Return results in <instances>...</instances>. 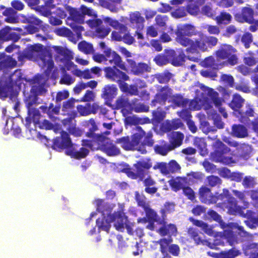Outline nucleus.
Returning <instances> with one entry per match:
<instances>
[{"instance_id": "nucleus-53", "label": "nucleus", "mask_w": 258, "mask_h": 258, "mask_svg": "<svg viewBox=\"0 0 258 258\" xmlns=\"http://www.w3.org/2000/svg\"><path fill=\"white\" fill-rule=\"evenodd\" d=\"M172 76V74L167 71L162 73L157 74L155 77L159 83L166 84L170 81Z\"/></svg>"}, {"instance_id": "nucleus-11", "label": "nucleus", "mask_w": 258, "mask_h": 258, "mask_svg": "<svg viewBox=\"0 0 258 258\" xmlns=\"http://www.w3.org/2000/svg\"><path fill=\"white\" fill-rule=\"evenodd\" d=\"M74 146L69 133L62 131L59 137L53 139L51 148L58 152H61L63 150L69 151Z\"/></svg>"}, {"instance_id": "nucleus-61", "label": "nucleus", "mask_w": 258, "mask_h": 258, "mask_svg": "<svg viewBox=\"0 0 258 258\" xmlns=\"http://www.w3.org/2000/svg\"><path fill=\"white\" fill-rule=\"evenodd\" d=\"M220 81L227 86L229 87H233L234 86V78L231 75H222L220 77Z\"/></svg>"}, {"instance_id": "nucleus-14", "label": "nucleus", "mask_w": 258, "mask_h": 258, "mask_svg": "<svg viewBox=\"0 0 258 258\" xmlns=\"http://www.w3.org/2000/svg\"><path fill=\"white\" fill-rule=\"evenodd\" d=\"M117 222L114 223V226L118 231H122L124 227L126 228L127 233L130 235L133 234L132 226L133 224L130 223L128 217L124 212V209L121 208L118 210Z\"/></svg>"}, {"instance_id": "nucleus-42", "label": "nucleus", "mask_w": 258, "mask_h": 258, "mask_svg": "<svg viewBox=\"0 0 258 258\" xmlns=\"http://www.w3.org/2000/svg\"><path fill=\"white\" fill-rule=\"evenodd\" d=\"M117 30L118 31H113L112 32L111 38L114 40L121 41L122 36L128 31L127 27L122 24L120 25Z\"/></svg>"}, {"instance_id": "nucleus-25", "label": "nucleus", "mask_w": 258, "mask_h": 258, "mask_svg": "<svg viewBox=\"0 0 258 258\" xmlns=\"http://www.w3.org/2000/svg\"><path fill=\"white\" fill-rule=\"evenodd\" d=\"M0 71L12 69L17 66V62L12 56L6 55L5 52L0 53Z\"/></svg>"}, {"instance_id": "nucleus-57", "label": "nucleus", "mask_w": 258, "mask_h": 258, "mask_svg": "<svg viewBox=\"0 0 258 258\" xmlns=\"http://www.w3.org/2000/svg\"><path fill=\"white\" fill-rule=\"evenodd\" d=\"M110 32V29L109 27H104L101 25L95 29L94 32L95 35L100 38H104L108 35Z\"/></svg>"}, {"instance_id": "nucleus-1", "label": "nucleus", "mask_w": 258, "mask_h": 258, "mask_svg": "<svg viewBox=\"0 0 258 258\" xmlns=\"http://www.w3.org/2000/svg\"><path fill=\"white\" fill-rule=\"evenodd\" d=\"M152 166V163L150 159L143 160L138 161L134 165L136 169V172H134L130 167L124 168L122 172L125 173L127 177L132 179H138V181H142L144 186H145V191L149 194H154L158 190V188L155 186L156 181L153 179L151 175H148L145 178V175L148 174V171Z\"/></svg>"}, {"instance_id": "nucleus-17", "label": "nucleus", "mask_w": 258, "mask_h": 258, "mask_svg": "<svg viewBox=\"0 0 258 258\" xmlns=\"http://www.w3.org/2000/svg\"><path fill=\"white\" fill-rule=\"evenodd\" d=\"M197 33L194 26L189 24H185L180 27H178L176 29L175 32L176 41L182 46L183 44L182 43V41L184 37L189 38V37L197 35Z\"/></svg>"}, {"instance_id": "nucleus-9", "label": "nucleus", "mask_w": 258, "mask_h": 258, "mask_svg": "<svg viewBox=\"0 0 258 258\" xmlns=\"http://www.w3.org/2000/svg\"><path fill=\"white\" fill-rule=\"evenodd\" d=\"M64 8L67 12H69V16L66 19V24L74 31H80L83 27L80 24L84 23V16L77 8L65 5Z\"/></svg>"}, {"instance_id": "nucleus-16", "label": "nucleus", "mask_w": 258, "mask_h": 258, "mask_svg": "<svg viewBox=\"0 0 258 258\" xmlns=\"http://www.w3.org/2000/svg\"><path fill=\"white\" fill-rule=\"evenodd\" d=\"M168 56L174 66L181 65L185 61V58L194 62H198L200 60L198 57L196 56L185 55L183 50L179 51L177 53L175 51L171 50L168 52Z\"/></svg>"}, {"instance_id": "nucleus-23", "label": "nucleus", "mask_w": 258, "mask_h": 258, "mask_svg": "<svg viewBox=\"0 0 258 258\" xmlns=\"http://www.w3.org/2000/svg\"><path fill=\"white\" fill-rule=\"evenodd\" d=\"M253 10L249 7L242 9L241 13H237L234 15L235 18L239 22H246L249 24L253 23Z\"/></svg>"}, {"instance_id": "nucleus-7", "label": "nucleus", "mask_w": 258, "mask_h": 258, "mask_svg": "<svg viewBox=\"0 0 258 258\" xmlns=\"http://www.w3.org/2000/svg\"><path fill=\"white\" fill-rule=\"evenodd\" d=\"M89 149L93 151L100 150L108 156H116L120 154V149L108 138L104 135Z\"/></svg>"}, {"instance_id": "nucleus-35", "label": "nucleus", "mask_w": 258, "mask_h": 258, "mask_svg": "<svg viewBox=\"0 0 258 258\" xmlns=\"http://www.w3.org/2000/svg\"><path fill=\"white\" fill-rule=\"evenodd\" d=\"M117 89L114 85H106L103 89L102 97L105 100L110 101L117 94Z\"/></svg>"}, {"instance_id": "nucleus-27", "label": "nucleus", "mask_w": 258, "mask_h": 258, "mask_svg": "<svg viewBox=\"0 0 258 258\" xmlns=\"http://www.w3.org/2000/svg\"><path fill=\"white\" fill-rule=\"evenodd\" d=\"M168 183L172 190L177 192L180 189H183L186 185H188L187 178L186 177H176L170 179Z\"/></svg>"}, {"instance_id": "nucleus-2", "label": "nucleus", "mask_w": 258, "mask_h": 258, "mask_svg": "<svg viewBox=\"0 0 258 258\" xmlns=\"http://www.w3.org/2000/svg\"><path fill=\"white\" fill-rule=\"evenodd\" d=\"M135 130L137 132L132 136L131 140L128 136L122 137L117 139L116 143L121 144V147L125 150L138 148L142 154L146 153L145 147H151L154 145L153 134L151 131L146 133L140 126H137Z\"/></svg>"}, {"instance_id": "nucleus-48", "label": "nucleus", "mask_w": 258, "mask_h": 258, "mask_svg": "<svg viewBox=\"0 0 258 258\" xmlns=\"http://www.w3.org/2000/svg\"><path fill=\"white\" fill-rule=\"evenodd\" d=\"M38 51V48L36 45H30L26 48L22 53L23 58L32 59L35 56V53Z\"/></svg>"}, {"instance_id": "nucleus-6", "label": "nucleus", "mask_w": 258, "mask_h": 258, "mask_svg": "<svg viewBox=\"0 0 258 258\" xmlns=\"http://www.w3.org/2000/svg\"><path fill=\"white\" fill-rule=\"evenodd\" d=\"M83 125L88 130V131L85 133V136L88 139H83L81 141V145L82 146L89 148L96 141L100 140L103 135L95 133V132L98 130V126L93 118L84 121Z\"/></svg>"}, {"instance_id": "nucleus-24", "label": "nucleus", "mask_w": 258, "mask_h": 258, "mask_svg": "<svg viewBox=\"0 0 258 258\" xmlns=\"http://www.w3.org/2000/svg\"><path fill=\"white\" fill-rule=\"evenodd\" d=\"M199 199L203 203L211 204L214 202V195L211 192V189L205 186H202L199 189Z\"/></svg>"}, {"instance_id": "nucleus-40", "label": "nucleus", "mask_w": 258, "mask_h": 258, "mask_svg": "<svg viewBox=\"0 0 258 258\" xmlns=\"http://www.w3.org/2000/svg\"><path fill=\"white\" fill-rule=\"evenodd\" d=\"M44 5L40 6V13L45 17L51 15V10L55 8L54 0H43Z\"/></svg>"}, {"instance_id": "nucleus-33", "label": "nucleus", "mask_w": 258, "mask_h": 258, "mask_svg": "<svg viewBox=\"0 0 258 258\" xmlns=\"http://www.w3.org/2000/svg\"><path fill=\"white\" fill-rule=\"evenodd\" d=\"M231 135L237 138H244L248 136L247 128L243 124H234L231 127Z\"/></svg>"}, {"instance_id": "nucleus-31", "label": "nucleus", "mask_w": 258, "mask_h": 258, "mask_svg": "<svg viewBox=\"0 0 258 258\" xmlns=\"http://www.w3.org/2000/svg\"><path fill=\"white\" fill-rule=\"evenodd\" d=\"M159 225H162V226L157 232L161 236L176 235L177 230L175 225L171 223L166 224V220H164L163 224H159Z\"/></svg>"}, {"instance_id": "nucleus-64", "label": "nucleus", "mask_w": 258, "mask_h": 258, "mask_svg": "<svg viewBox=\"0 0 258 258\" xmlns=\"http://www.w3.org/2000/svg\"><path fill=\"white\" fill-rule=\"evenodd\" d=\"M80 10L84 17L85 15H88L89 16H93L94 18L97 17L96 13L91 8H88L84 5H82L80 7Z\"/></svg>"}, {"instance_id": "nucleus-37", "label": "nucleus", "mask_w": 258, "mask_h": 258, "mask_svg": "<svg viewBox=\"0 0 258 258\" xmlns=\"http://www.w3.org/2000/svg\"><path fill=\"white\" fill-rule=\"evenodd\" d=\"M144 210L148 221H156V223L158 224L164 223V218L162 217L160 218L157 212L154 210L151 209L150 206Z\"/></svg>"}, {"instance_id": "nucleus-39", "label": "nucleus", "mask_w": 258, "mask_h": 258, "mask_svg": "<svg viewBox=\"0 0 258 258\" xmlns=\"http://www.w3.org/2000/svg\"><path fill=\"white\" fill-rule=\"evenodd\" d=\"M154 149L157 154L162 156L166 155L168 152L172 150L169 143L163 140L160 141L159 145H156Z\"/></svg>"}, {"instance_id": "nucleus-54", "label": "nucleus", "mask_w": 258, "mask_h": 258, "mask_svg": "<svg viewBox=\"0 0 258 258\" xmlns=\"http://www.w3.org/2000/svg\"><path fill=\"white\" fill-rule=\"evenodd\" d=\"M38 96L35 93L30 94L25 100V104L27 109L33 108V106L39 103Z\"/></svg>"}, {"instance_id": "nucleus-20", "label": "nucleus", "mask_w": 258, "mask_h": 258, "mask_svg": "<svg viewBox=\"0 0 258 258\" xmlns=\"http://www.w3.org/2000/svg\"><path fill=\"white\" fill-rule=\"evenodd\" d=\"M117 214L118 211L114 212L112 215H109L107 218H105V216L98 218L96 223L98 229L108 232L111 227L110 223L113 222H117Z\"/></svg>"}, {"instance_id": "nucleus-46", "label": "nucleus", "mask_w": 258, "mask_h": 258, "mask_svg": "<svg viewBox=\"0 0 258 258\" xmlns=\"http://www.w3.org/2000/svg\"><path fill=\"white\" fill-rule=\"evenodd\" d=\"M41 59L43 62V67H47L48 72H51L54 67V62L51 54L49 52L45 53L41 57Z\"/></svg>"}, {"instance_id": "nucleus-41", "label": "nucleus", "mask_w": 258, "mask_h": 258, "mask_svg": "<svg viewBox=\"0 0 258 258\" xmlns=\"http://www.w3.org/2000/svg\"><path fill=\"white\" fill-rule=\"evenodd\" d=\"M187 233L190 238L194 240L196 245H204L208 242L207 240L202 239L198 231L193 227L188 228Z\"/></svg>"}, {"instance_id": "nucleus-36", "label": "nucleus", "mask_w": 258, "mask_h": 258, "mask_svg": "<svg viewBox=\"0 0 258 258\" xmlns=\"http://www.w3.org/2000/svg\"><path fill=\"white\" fill-rule=\"evenodd\" d=\"M184 135L179 132L173 133L169 139V145L173 150L179 147L182 143Z\"/></svg>"}, {"instance_id": "nucleus-49", "label": "nucleus", "mask_w": 258, "mask_h": 258, "mask_svg": "<svg viewBox=\"0 0 258 258\" xmlns=\"http://www.w3.org/2000/svg\"><path fill=\"white\" fill-rule=\"evenodd\" d=\"M195 146L200 150V154L204 155L207 154V144L203 138H196L194 141Z\"/></svg>"}, {"instance_id": "nucleus-34", "label": "nucleus", "mask_w": 258, "mask_h": 258, "mask_svg": "<svg viewBox=\"0 0 258 258\" xmlns=\"http://www.w3.org/2000/svg\"><path fill=\"white\" fill-rule=\"evenodd\" d=\"M122 1V0H99V4L111 12L116 13L118 11V7L121 5Z\"/></svg>"}, {"instance_id": "nucleus-10", "label": "nucleus", "mask_w": 258, "mask_h": 258, "mask_svg": "<svg viewBox=\"0 0 258 258\" xmlns=\"http://www.w3.org/2000/svg\"><path fill=\"white\" fill-rule=\"evenodd\" d=\"M172 241L171 238H161L156 241V243L160 246L159 250L163 256H171L169 253L174 256H178L180 252V248L176 244H171Z\"/></svg>"}, {"instance_id": "nucleus-15", "label": "nucleus", "mask_w": 258, "mask_h": 258, "mask_svg": "<svg viewBox=\"0 0 258 258\" xmlns=\"http://www.w3.org/2000/svg\"><path fill=\"white\" fill-rule=\"evenodd\" d=\"M127 68L130 73L134 75L140 76L145 73H149L151 71V67L145 62H136L133 59L127 58Z\"/></svg>"}, {"instance_id": "nucleus-29", "label": "nucleus", "mask_w": 258, "mask_h": 258, "mask_svg": "<svg viewBox=\"0 0 258 258\" xmlns=\"http://www.w3.org/2000/svg\"><path fill=\"white\" fill-rule=\"evenodd\" d=\"M76 145L75 144L74 146L69 150L66 151V153L67 155L70 156L71 158L80 160L81 159L85 158L89 153V150L87 148L84 147V146L80 148L79 150H77L75 148Z\"/></svg>"}, {"instance_id": "nucleus-3", "label": "nucleus", "mask_w": 258, "mask_h": 258, "mask_svg": "<svg viewBox=\"0 0 258 258\" xmlns=\"http://www.w3.org/2000/svg\"><path fill=\"white\" fill-rule=\"evenodd\" d=\"M53 48L56 53L55 55L56 61L61 62L63 66L61 68L62 75L59 80V83L62 85H71L74 83L75 79L67 73V70L70 71L77 67V65L72 61L74 58L73 53L71 50L61 46H53Z\"/></svg>"}, {"instance_id": "nucleus-8", "label": "nucleus", "mask_w": 258, "mask_h": 258, "mask_svg": "<svg viewBox=\"0 0 258 258\" xmlns=\"http://www.w3.org/2000/svg\"><path fill=\"white\" fill-rule=\"evenodd\" d=\"M214 151L211 156L215 162H221L228 164L232 162V158L226 155L230 151V149L220 140H216L213 144Z\"/></svg>"}, {"instance_id": "nucleus-26", "label": "nucleus", "mask_w": 258, "mask_h": 258, "mask_svg": "<svg viewBox=\"0 0 258 258\" xmlns=\"http://www.w3.org/2000/svg\"><path fill=\"white\" fill-rule=\"evenodd\" d=\"M130 21L133 28H136L138 30H142L144 27L145 19L141 16V14L136 11L130 15Z\"/></svg>"}, {"instance_id": "nucleus-60", "label": "nucleus", "mask_w": 258, "mask_h": 258, "mask_svg": "<svg viewBox=\"0 0 258 258\" xmlns=\"http://www.w3.org/2000/svg\"><path fill=\"white\" fill-rule=\"evenodd\" d=\"M174 210V204L173 203L166 202L164 204V208L160 210L161 217L166 220V213H171Z\"/></svg>"}, {"instance_id": "nucleus-58", "label": "nucleus", "mask_w": 258, "mask_h": 258, "mask_svg": "<svg viewBox=\"0 0 258 258\" xmlns=\"http://www.w3.org/2000/svg\"><path fill=\"white\" fill-rule=\"evenodd\" d=\"M68 133L76 137H81L83 134L82 130L78 127L76 125H70L67 128Z\"/></svg>"}, {"instance_id": "nucleus-5", "label": "nucleus", "mask_w": 258, "mask_h": 258, "mask_svg": "<svg viewBox=\"0 0 258 258\" xmlns=\"http://www.w3.org/2000/svg\"><path fill=\"white\" fill-rule=\"evenodd\" d=\"M198 34L199 37L197 38H183L182 41L183 44L182 46L186 47L185 50L187 54H198L200 52L207 51L205 35L202 33H198Z\"/></svg>"}, {"instance_id": "nucleus-50", "label": "nucleus", "mask_w": 258, "mask_h": 258, "mask_svg": "<svg viewBox=\"0 0 258 258\" xmlns=\"http://www.w3.org/2000/svg\"><path fill=\"white\" fill-rule=\"evenodd\" d=\"M222 63H218L215 58L211 56L205 58L203 61V66L206 68H212L214 69H218L222 67Z\"/></svg>"}, {"instance_id": "nucleus-32", "label": "nucleus", "mask_w": 258, "mask_h": 258, "mask_svg": "<svg viewBox=\"0 0 258 258\" xmlns=\"http://www.w3.org/2000/svg\"><path fill=\"white\" fill-rule=\"evenodd\" d=\"M115 105L117 108H122V114L124 116H126L131 113V104L127 99L124 96L120 97L117 99L115 102Z\"/></svg>"}, {"instance_id": "nucleus-47", "label": "nucleus", "mask_w": 258, "mask_h": 258, "mask_svg": "<svg viewBox=\"0 0 258 258\" xmlns=\"http://www.w3.org/2000/svg\"><path fill=\"white\" fill-rule=\"evenodd\" d=\"M135 199L138 206L142 208L143 210L150 206L149 203L147 201L146 197L143 194H140L139 191L135 192Z\"/></svg>"}, {"instance_id": "nucleus-43", "label": "nucleus", "mask_w": 258, "mask_h": 258, "mask_svg": "<svg viewBox=\"0 0 258 258\" xmlns=\"http://www.w3.org/2000/svg\"><path fill=\"white\" fill-rule=\"evenodd\" d=\"M245 255L249 256V258H253L255 255L258 254V243H250L245 246L243 249Z\"/></svg>"}, {"instance_id": "nucleus-4", "label": "nucleus", "mask_w": 258, "mask_h": 258, "mask_svg": "<svg viewBox=\"0 0 258 258\" xmlns=\"http://www.w3.org/2000/svg\"><path fill=\"white\" fill-rule=\"evenodd\" d=\"M213 204L217 203L219 207L227 209L228 213L231 215H235L238 214L241 209L237 205V201L229 192L227 188H223L222 192H216L213 198Z\"/></svg>"}, {"instance_id": "nucleus-56", "label": "nucleus", "mask_w": 258, "mask_h": 258, "mask_svg": "<svg viewBox=\"0 0 258 258\" xmlns=\"http://www.w3.org/2000/svg\"><path fill=\"white\" fill-rule=\"evenodd\" d=\"M28 114L32 119L34 124H40L39 119L40 118V113L39 110L35 108H32L27 109Z\"/></svg>"}, {"instance_id": "nucleus-38", "label": "nucleus", "mask_w": 258, "mask_h": 258, "mask_svg": "<svg viewBox=\"0 0 258 258\" xmlns=\"http://www.w3.org/2000/svg\"><path fill=\"white\" fill-rule=\"evenodd\" d=\"M244 102V99L237 93L233 95L231 101L228 103L229 106L234 111H238Z\"/></svg>"}, {"instance_id": "nucleus-51", "label": "nucleus", "mask_w": 258, "mask_h": 258, "mask_svg": "<svg viewBox=\"0 0 258 258\" xmlns=\"http://www.w3.org/2000/svg\"><path fill=\"white\" fill-rule=\"evenodd\" d=\"M78 46L79 50L86 54H91L94 52L92 44L85 41L79 42Z\"/></svg>"}, {"instance_id": "nucleus-55", "label": "nucleus", "mask_w": 258, "mask_h": 258, "mask_svg": "<svg viewBox=\"0 0 258 258\" xmlns=\"http://www.w3.org/2000/svg\"><path fill=\"white\" fill-rule=\"evenodd\" d=\"M239 254V251L234 248H231L228 251H221L217 258H235Z\"/></svg>"}, {"instance_id": "nucleus-52", "label": "nucleus", "mask_w": 258, "mask_h": 258, "mask_svg": "<svg viewBox=\"0 0 258 258\" xmlns=\"http://www.w3.org/2000/svg\"><path fill=\"white\" fill-rule=\"evenodd\" d=\"M13 90V86L7 83H0V98L3 100L8 97L9 94Z\"/></svg>"}, {"instance_id": "nucleus-59", "label": "nucleus", "mask_w": 258, "mask_h": 258, "mask_svg": "<svg viewBox=\"0 0 258 258\" xmlns=\"http://www.w3.org/2000/svg\"><path fill=\"white\" fill-rule=\"evenodd\" d=\"M23 22L37 26H40L42 24V21L34 15L25 17L24 19L23 20Z\"/></svg>"}, {"instance_id": "nucleus-13", "label": "nucleus", "mask_w": 258, "mask_h": 258, "mask_svg": "<svg viewBox=\"0 0 258 258\" xmlns=\"http://www.w3.org/2000/svg\"><path fill=\"white\" fill-rule=\"evenodd\" d=\"M116 67H108L105 68L104 71L105 76L112 81L115 82L118 84H121L122 83L128 80L129 77L125 73L119 70Z\"/></svg>"}, {"instance_id": "nucleus-30", "label": "nucleus", "mask_w": 258, "mask_h": 258, "mask_svg": "<svg viewBox=\"0 0 258 258\" xmlns=\"http://www.w3.org/2000/svg\"><path fill=\"white\" fill-rule=\"evenodd\" d=\"M96 211L101 213L103 216L112 215V207L111 205L104 201L103 199H97L95 200Z\"/></svg>"}, {"instance_id": "nucleus-63", "label": "nucleus", "mask_w": 258, "mask_h": 258, "mask_svg": "<svg viewBox=\"0 0 258 258\" xmlns=\"http://www.w3.org/2000/svg\"><path fill=\"white\" fill-rule=\"evenodd\" d=\"M154 169H159L162 174L167 175L169 174L168 164L165 162L158 163L153 167Z\"/></svg>"}, {"instance_id": "nucleus-12", "label": "nucleus", "mask_w": 258, "mask_h": 258, "mask_svg": "<svg viewBox=\"0 0 258 258\" xmlns=\"http://www.w3.org/2000/svg\"><path fill=\"white\" fill-rule=\"evenodd\" d=\"M237 235L246 237L248 235V233L244 230L242 226L238 225L233 226V230L226 229L223 231V236L227 240L231 245L234 243H237Z\"/></svg>"}, {"instance_id": "nucleus-19", "label": "nucleus", "mask_w": 258, "mask_h": 258, "mask_svg": "<svg viewBox=\"0 0 258 258\" xmlns=\"http://www.w3.org/2000/svg\"><path fill=\"white\" fill-rule=\"evenodd\" d=\"M171 102L173 105L179 107H186L188 105L190 109L195 110L197 105V101L195 100H189L183 98L180 94H176L171 96Z\"/></svg>"}, {"instance_id": "nucleus-44", "label": "nucleus", "mask_w": 258, "mask_h": 258, "mask_svg": "<svg viewBox=\"0 0 258 258\" xmlns=\"http://www.w3.org/2000/svg\"><path fill=\"white\" fill-rule=\"evenodd\" d=\"M215 20L218 25H227L232 20L231 15L226 12H221L220 14L216 17Z\"/></svg>"}, {"instance_id": "nucleus-18", "label": "nucleus", "mask_w": 258, "mask_h": 258, "mask_svg": "<svg viewBox=\"0 0 258 258\" xmlns=\"http://www.w3.org/2000/svg\"><path fill=\"white\" fill-rule=\"evenodd\" d=\"M104 53L105 61H109L110 64L113 65V67H117L122 70L127 71V68L122 61L121 57L115 51H111L110 49L108 48L105 50Z\"/></svg>"}, {"instance_id": "nucleus-22", "label": "nucleus", "mask_w": 258, "mask_h": 258, "mask_svg": "<svg viewBox=\"0 0 258 258\" xmlns=\"http://www.w3.org/2000/svg\"><path fill=\"white\" fill-rule=\"evenodd\" d=\"M232 146L236 148L237 157L239 159L247 160L251 157L252 150L251 145L235 142Z\"/></svg>"}, {"instance_id": "nucleus-21", "label": "nucleus", "mask_w": 258, "mask_h": 258, "mask_svg": "<svg viewBox=\"0 0 258 258\" xmlns=\"http://www.w3.org/2000/svg\"><path fill=\"white\" fill-rule=\"evenodd\" d=\"M172 89L168 86H164L158 90L156 94L154 99L151 101V105L155 106L157 103L161 105L165 104V103L168 97L171 94Z\"/></svg>"}, {"instance_id": "nucleus-62", "label": "nucleus", "mask_w": 258, "mask_h": 258, "mask_svg": "<svg viewBox=\"0 0 258 258\" xmlns=\"http://www.w3.org/2000/svg\"><path fill=\"white\" fill-rule=\"evenodd\" d=\"M207 180L208 185L211 187L219 185L222 183V180L217 176L210 175L207 176Z\"/></svg>"}, {"instance_id": "nucleus-28", "label": "nucleus", "mask_w": 258, "mask_h": 258, "mask_svg": "<svg viewBox=\"0 0 258 258\" xmlns=\"http://www.w3.org/2000/svg\"><path fill=\"white\" fill-rule=\"evenodd\" d=\"M236 51L232 45L227 44H221L219 49L216 51V56L221 59H226L232 53Z\"/></svg>"}, {"instance_id": "nucleus-45", "label": "nucleus", "mask_w": 258, "mask_h": 258, "mask_svg": "<svg viewBox=\"0 0 258 258\" xmlns=\"http://www.w3.org/2000/svg\"><path fill=\"white\" fill-rule=\"evenodd\" d=\"M208 96L216 107L222 106V103L223 100L219 97V93L213 89H209Z\"/></svg>"}]
</instances>
